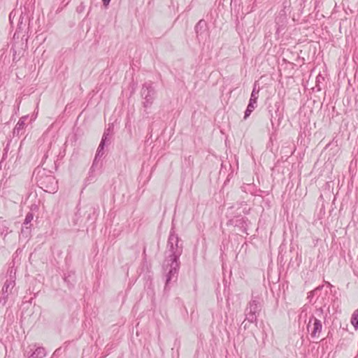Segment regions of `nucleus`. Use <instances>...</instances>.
Instances as JSON below:
<instances>
[{
	"instance_id": "1",
	"label": "nucleus",
	"mask_w": 358,
	"mask_h": 358,
	"mask_svg": "<svg viewBox=\"0 0 358 358\" xmlns=\"http://www.w3.org/2000/svg\"><path fill=\"white\" fill-rule=\"evenodd\" d=\"M180 239L175 231H170L165 252L164 268L168 271L166 288L172 280H176L180 268L179 258L182 253V245H179Z\"/></svg>"
},
{
	"instance_id": "2",
	"label": "nucleus",
	"mask_w": 358,
	"mask_h": 358,
	"mask_svg": "<svg viewBox=\"0 0 358 358\" xmlns=\"http://www.w3.org/2000/svg\"><path fill=\"white\" fill-rule=\"evenodd\" d=\"M141 95L143 101L142 103L144 108H150L155 99L156 91L151 82L145 83L143 85Z\"/></svg>"
},
{
	"instance_id": "3",
	"label": "nucleus",
	"mask_w": 358,
	"mask_h": 358,
	"mask_svg": "<svg viewBox=\"0 0 358 358\" xmlns=\"http://www.w3.org/2000/svg\"><path fill=\"white\" fill-rule=\"evenodd\" d=\"M8 273L9 278L6 280L2 287L3 298L0 299V303L3 301V303H6L8 295L12 293V290L15 285V269L11 267L8 270Z\"/></svg>"
},
{
	"instance_id": "4",
	"label": "nucleus",
	"mask_w": 358,
	"mask_h": 358,
	"mask_svg": "<svg viewBox=\"0 0 358 358\" xmlns=\"http://www.w3.org/2000/svg\"><path fill=\"white\" fill-rule=\"evenodd\" d=\"M40 184L41 185V188L47 192L55 193L57 191V182L55 178L52 175L41 177L40 179Z\"/></svg>"
},
{
	"instance_id": "5",
	"label": "nucleus",
	"mask_w": 358,
	"mask_h": 358,
	"mask_svg": "<svg viewBox=\"0 0 358 358\" xmlns=\"http://www.w3.org/2000/svg\"><path fill=\"white\" fill-rule=\"evenodd\" d=\"M260 311V303L259 301L252 299L245 310L246 320L253 323L257 320V314Z\"/></svg>"
},
{
	"instance_id": "6",
	"label": "nucleus",
	"mask_w": 358,
	"mask_h": 358,
	"mask_svg": "<svg viewBox=\"0 0 358 358\" xmlns=\"http://www.w3.org/2000/svg\"><path fill=\"white\" fill-rule=\"evenodd\" d=\"M307 329L310 332L312 338H318L322 329L321 320L312 315L307 324Z\"/></svg>"
},
{
	"instance_id": "7",
	"label": "nucleus",
	"mask_w": 358,
	"mask_h": 358,
	"mask_svg": "<svg viewBox=\"0 0 358 358\" xmlns=\"http://www.w3.org/2000/svg\"><path fill=\"white\" fill-rule=\"evenodd\" d=\"M108 134H106V132L103 134L101 141L98 147L96 154L95 155V158L94 159V162H93L91 169H94V167H95L96 166L98 161L103 155V154H104L103 149H104V146H105V143L108 140Z\"/></svg>"
},
{
	"instance_id": "8",
	"label": "nucleus",
	"mask_w": 358,
	"mask_h": 358,
	"mask_svg": "<svg viewBox=\"0 0 358 358\" xmlns=\"http://www.w3.org/2000/svg\"><path fill=\"white\" fill-rule=\"evenodd\" d=\"M195 31L199 40L203 39L208 34L206 22L201 20L195 26Z\"/></svg>"
},
{
	"instance_id": "9",
	"label": "nucleus",
	"mask_w": 358,
	"mask_h": 358,
	"mask_svg": "<svg viewBox=\"0 0 358 358\" xmlns=\"http://www.w3.org/2000/svg\"><path fill=\"white\" fill-rule=\"evenodd\" d=\"M46 356L45 349L43 347H37L34 351L26 352L24 357L26 358H43Z\"/></svg>"
},
{
	"instance_id": "10",
	"label": "nucleus",
	"mask_w": 358,
	"mask_h": 358,
	"mask_svg": "<svg viewBox=\"0 0 358 358\" xmlns=\"http://www.w3.org/2000/svg\"><path fill=\"white\" fill-rule=\"evenodd\" d=\"M257 99L258 97L252 95L250 96L249 103L245 112L244 119H247L257 107Z\"/></svg>"
},
{
	"instance_id": "11",
	"label": "nucleus",
	"mask_w": 358,
	"mask_h": 358,
	"mask_svg": "<svg viewBox=\"0 0 358 358\" xmlns=\"http://www.w3.org/2000/svg\"><path fill=\"white\" fill-rule=\"evenodd\" d=\"M350 322L355 329H358V308L353 312Z\"/></svg>"
},
{
	"instance_id": "12",
	"label": "nucleus",
	"mask_w": 358,
	"mask_h": 358,
	"mask_svg": "<svg viewBox=\"0 0 358 358\" xmlns=\"http://www.w3.org/2000/svg\"><path fill=\"white\" fill-rule=\"evenodd\" d=\"M27 116H24V117H22L18 122L17 123L15 127V129H14V131L15 132L16 131L17 132H19L20 130L22 129L24 124H25V121L27 120Z\"/></svg>"
},
{
	"instance_id": "13",
	"label": "nucleus",
	"mask_w": 358,
	"mask_h": 358,
	"mask_svg": "<svg viewBox=\"0 0 358 358\" xmlns=\"http://www.w3.org/2000/svg\"><path fill=\"white\" fill-rule=\"evenodd\" d=\"M310 307L307 305H304L301 308V314H300V318L303 317V316L306 317L307 316V312Z\"/></svg>"
},
{
	"instance_id": "14",
	"label": "nucleus",
	"mask_w": 358,
	"mask_h": 358,
	"mask_svg": "<svg viewBox=\"0 0 358 358\" xmlns=\"http://www.w3.org/2000/svg\"><path fill=\"white\" fill-rule=\"evenodd\" d=\"M315 314L318 317H324V319H325V317L323 315L324 310L322 308H317L315 311Z\"/></svg>"
},
{
	"instance_id": "15",
	"label": "nucleus",
	"mask_w": 358,
	"mask_h": 358,
	"mask_svg": "<svg viewBox=\"0 0 358 358\" xmlns=\"http://www.w3.org/2000/svg\"><path fill=\"white\" fill-rule=\"evenodd\" d=\"M33 220V215L31 213H28L27 215H26V217H25V220H24V224H29V222H31V220Z\"/></svg>"
},
{
	"instance_id": "16",
	"label": "nucleus",
	"mask_w": 358,
	"mask_h": 358,
	"mask_svg": "<svg viewBox=\"0 0 358 358\" xmlns=\"http://www.w3.org/2000/svg\"><path fill=\"white\" fill-rule=\"evenodd\" d=\"M259 89L257 88V85L255 83L254 87H253V90H252V92L251 93V95L252 96H255L257 97H259Z\"/></svg>"
},
{
	"instance_id": "17",
	"label": "nucleus",
	"mask_w": 358,
	"mask_h": 358,
	"mask_svg": "<svg viewBox=\"0 0 358 358\" xmlns=\"http://www.w3.org/2000/svg\"><path fill=\"white\" fill-rule=\"evenodd\" d=\"M103 3L105 7H107L110 1V0H102Z\"/></svg>"
}]
</instances>
